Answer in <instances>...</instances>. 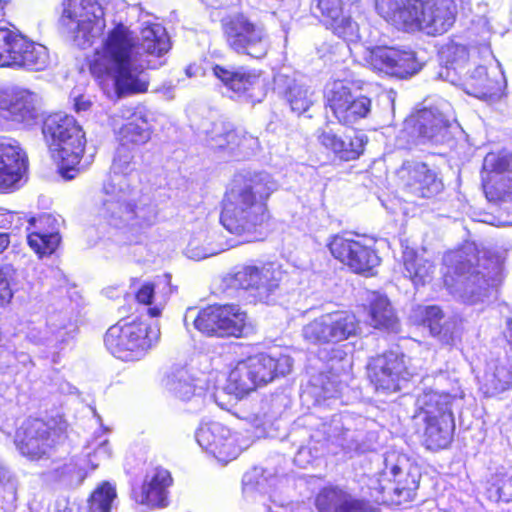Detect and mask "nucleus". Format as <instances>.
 <instances>
[{"label":"nucleus","instance_id":"c03bdc74","mask_svg":"<svg viewBox=\"0 0 512 512\" xmlns=\"http://www.w3.org/2000/svg\"><path fill=\"white\" fill-rule=\"evenodd\" d=\"M20 284V273L11 264H4L0 267V306L8 304L13 294L18 290Z\"/></svg>","mask_w":512,"mask_h":512},{"label":"nucleus","instance_id":"4468645a","mask_svg":"<svg viewBox=\"0 0 512 512\" xmlns=\"http://www.w3.org/2000/svg\"><path fill=\"white\" fill-rule=\"evenodd\" d=\"M328 248L334 258L358 274L373 275L374 269L380 264L379 256L371 247L343 235L333 236Z\"/></svg>","mask_w":512,"mask_h":512},{"label":"nucleus","instance_id":"ddd939ff","mask_svg":"<svg viewBox=\"0 0 512 512\" xmlns=\"http://www.w3.org/2000/svg\"><path fill=\"white\" fill-rule=\"evenodd\" d=\"M327 107L343 125H352L365 118L371 110V100L366 96L354 97L342 81H334L325 92Z\"/></svg>","mask_w":512,"mask_h":512},{"label":"nucleus","instance_id":"6e6552de","mask_svg":"<svg viewBox=\"0 0 512 512\" xmlns=\"http://www.w3.org/2000/svg\"><path fill=\"white\" fill-rule=\"evenodd\" d=\"M63 6L61 25L73 36L77 46H90L105 26L101 5L97 0H66Z\"/></svg>","mask_w":512,"mask_h":512},{"label":"nucleus","instance_id":"69168bd1","mask_svg":"<svg viewBox=\"0 0 512 512\" xmlns=\"http://www.w3.org/2000/svg\"><path fill=\"white\" fill-rule=\"evenodd\" d=\"M9 243V235L7 233H0V253L8 247Z\"/></svg>","mask_w":512,"mask_h":512},{"label":"nucleus","instance_id":"a878e982","mask_svg":"<svg viewBox=\"0 0 512 512\" xmlns=\"http://www.w3.org/2000/svg\"><path fill=\"white\" fill-rule=\"evenodd\" d=\"M422 0H376L378 14L407 32H416Z\"/></svg>","mask_w":512,"mask_h":512},{"label":"nucleus","instance_id":"b1692460","mask_svg":"<svg viewBox=\"0 0 512 512\" xmlns=\"http://www.w3.org/2000/svg\"><path fill=\"white\" fill-rule=\"evenodd\" d=\"M315 505L319 512H379L370 502L338 485L323 487L316 496Z\"/></svg>","mask_w":512,"mask_h":512},{"label":"nucleus","instance_id":"72a5a7b5","mask_svg":"<svg viewBox=\"0 0 512 512\" xmlns=\"http://www.w3.org/2000/svg\"><path fill=\"white\" fill-rule=\"evenodd\" d=\"M344 420L342 415H334L329 424H323V431L327 438L347 452L363 451L362 432L352 430Z\"/></svg>","mask_w":512,"mask_h":512},{"label":"nucleus","instance_id":"dca6fc26","mask_svg":"<svg viewBox=\"0 0 512 512\" xmlns=\"http://www.w3.org/2000/svg\"><path fill=\"white\" fill-rule=\"evenodd\" d=\"M195 437L205 451L225 463L235 459L244 448L238 443L230 429L220 422H202Z\"/></svg>","mask_w":512,"mask_h":512},{"label":"nucleus","instance_id":"473e14b6","mask_svg":"<svg viewBox=\"0 0 512 512\" xmlns=\"http://www.w3.org/2000/svg\"><path fill=\"white\" fill-rule=\"evenodd\" d=\"M440 57L445 63L440 76L452 84L458 83L461 80V76L467 70L469 52L466 46L450 41L442 46Z\"/></svg>","mask_w":512,"mask_h":512},{"label":"nucleus","instance_id":"c85d7f7f","mask_svg":"<svg viewBox=\"0 0 512 512\" xmlns=\"http://www.w3.org/2000/svg\"><path fill=\"white\" fill-rule=\"evenodd\" d=\"M456 85H461L467 94L480 99L497 97L502 89L501 81L491 77L482 65L467 69Z\"/></svg>","mask_w":512,"mask_h":512},{"label":"nucleus","instance_id":"20e7f679","mask_svg":"<svg viewBox=\"0 0 512 512\" xmlns=\"http://www.w3.org/2000/svg\"><path fill=\"white\" fill-rule=\"evenodd\" d=\"M277 189L276 182L266 172L236 180L227 192L220 221L232 234L245 242L258 240V233L269 219L266 199Z\"/></svg>","mask_w":512,"mask_h":512},{"label":"nucleus","instance_id":"9b49d317","mask_svg":"<svg viewBox=\"0 0 512 512\" xmlns=\"http://www.w3.org/2000/svg\"><path fill=\"white\" fill-rule=\"evenodd\" d=\"M152 329L143 322H118L104 337L107 350L123 361H134L144 356L152 346Z\"/></svg>","mask_w":512,"mask_h":512},{"label":"nucleus","instance_id":"6ab92c4d","mask_svg":"<svg viewBox=\"0 0 512 512\" xmlns=\"http://www.w3.org/2000/svg\"><path fill=\"white\" fill-rule=\"evenodd\" d=\"M366 61L374 70L398 78L411 76L419 70L414 52L393 47L373 48L369 51Z\"/></svg>","mask_w":512,"mask_h":512},{"label":"nucleus","instance_id":"052dcab7","mask_svg":"<svg viewBox=\"0 0 512 512\" xmlns=\"http://www.w3.org/2000/svg\"><path fill=\"white\" fill-rule=\"evenodd\" d=\"M75 110L79 112L87 111L91 106V101L84 96H79L75 98Z\"/></svg>","mask_w":512,"mask_h":512},{"label":"nucleus","instance_id":"f3484780","mask_svg":"<svg viewBox=\"0 0 512 512\" xmlns=\"http://www.w3.org/2000/svg\"><path fill=\"white\" fill-rule=\"evenodd\" d=\"M398 176L405 191L417 198H432L442 192L444 185L436 172L420 161L403 162Z\"/></svg>","mask_w":512,"mask_h":512},{"label":"nucleus","instance_id":"c9c22d12","mask_svg":"<svg viewBox=\"0 0 512 512\" xmlns=\"http://www.w3.org/2000/svg\"><path fill=\"white\" fill-rule=\"evenodd\" d=\"M455 397L448 393H440L435 390H424L417 396L416 407L419 410V414L415 417H420L422 414L423 418L443 417L444 414H453L452 406L455 401Z\"/></svg>","mask_w":512,"mask_h":512},{"label":"nucleus","instance_id":"338daca9","mask_svg":"<svg viewBox=\"0 0 512 512\" xmlns=\"http://www.w3.org/2000/svg\"><path fill=\"white\" fill-rule=\"evenodd\" d=\"M162 308L161 307H151L149 308L148 312L152 317H157L160 315Z\"/></svg>","mask_w":512,"mask_h":512},{"label":"nucleus","instance_id":"4c0bfd02","mask_svg":"<svg viewBox=\"0 0 512 512\" xmlns=\"http://www.w3.org/2000/svg\"><path fill=\"white\" fill-rule=\"evenodd\" d=\"M421 323L427 327L430 333L438 337L439 340L447 345H453L456 339L455 333L451 331L452 324H442L443 313L438 306H426L419 309Z\"/></svg>","mask_w":512,"mask_h":512},{"label":"nucleus","instance_id":"e433bc0d","mask_svg":"<svg viewBox=\"0 0 512 512\" xmlns=\"http://www.w3.org/2000/svg\"><path fill=\"white\" fill-rule=\"evenodd\" d=\"M369 324L377 329L398 331V318L389 299L378 292H373L369 299Z\"/></svg>","mask_w":512,"mask_h":512},{"label":"nucleus","instance_id":"774afa93","mask_svg":"<svg viewBox=\"0 0 512 512\" xmlns=\"http://www.w3.org/2000/svg\"><path fill=\"white\" fill-rule=\"evenodd\" d=\"M50 219V216H43L39 219L40 222L48 221Z\"/></svg>","mask_w":512,"mask_h":512},{"label":"nucleus","instance_id":"2f4dec72","mask_svg":"<svg viewBox=\"0 0 512 512\" xmlns=\"http://www.w3.org/2000/svg\"><path fill=\"white\" fill-rule=\"evenodd\" d=\"M214 75L237 96L253 98V90L259 85V75L244 68L228 69L220 65L213 67Z\"/></svg>","mask_w":512,"mask_h":512},{"label":"nucleus","instance_id":"39448f33","mask_svg":"<svg viewBox=\"0 0 512 512\" xmlns=\"http://www.w3.org/2000/svg\"><path fill=\"white\" fill-rule=\"evenodd\" d=\"M42 132L52 157L60 162L62 176L73 179L86 143L81 127L72 116L54 114L46 118Z\"/></svg>","mask_w":512,"mask_h":512},{"label":"nucleus","instance_id":"de8ad7c7","mask_svg":"<svg viewBox=\"0 0 512 512\" xmlns=\"http://www.w3.org/2000/svg\"><path fill=\"white\" fill-rule=\"evenodd\" d=\"M29 246L40 256L52 254L60 243L58 232H32L28 235Z\"/></svg>","mask_w":512,"mask_h":512},{"label":"nucleus","instance_id":"f03ea898","mask_svg":"<svg viewBox=\"0 0 512 512\" xmlns=\"http://www.w3.org/2000/svg\"><path fill=\"white\" fill-rule=\"evenodd\" d=\"M443 262L447 267L445 285L464 303L483 302L503 278L502 258L474 242L446 253Z\"/></svg>","mask_w":512,"mask_h":512},{"label":"nucleus","instance_id":"cd10ccee","mask_svg":"<svg viewBox=\"0 0 512 512\" xmlns=\"http://www.w3.org/2000/svg\"><path fill=\"white\" fill-rule=\"evenodd\" d=\"M411 122L412 133L420 143H442L448 137L450 122L436 108L420 110Z\"/></svg>","mask_w":512,"mask_h":512},{"label":"nucleus","instance_id":"393cba45","mask_svg":"<svg viewBox=\"0 0 512 512\" xmlns=\"http://www.w3.org/2000/svg\"><path fill=\"white\" fill-rule=\"evenodd\" d=\"M27 169V156L14 139H0V190L16 188Z\"/></svg>","mask_w":512,"mask_h":512},{"label":"nucleus","instance_id":"680f3d73","mask_svg":"<svg viewBox=\"0 0 512 512\" xmlns=\"http://www.w3.org/2000/svg\"><path fill=\"white\" fill-rule=\"evenodd\" d=\"M14 214L0 210V228L8 229L11 227Z\"/></svg>","mask_w":512,"mask_h":512},{"label":"nucleus","instance_id":"49530a36","mask_svg":"<svg viewBox=\"0 0 512 512\" xmlns=\"http://www.w3.org/2000/svg\"><path fill=\"white\" fill-rule=\"evenodd\" d=\"M116 491L109 483H104L92 493L87 512H112Z\"/></svg>","mask_w":512,"mask_h":512},{"label":"nucleus","instance_id":"3c124183","mask_svg":"<svg viewBox=\"0 0 512 512\" xmlns=\"http://www.w3.org/2000/svg\"><path fill=\"white\" fill-rule=\"evenodd\" d=\"M56 476L67 484H79L85 478L84 470L77 463L69 462L56 469Z\"/></svg>","mask_w":512,"mask_h":512},{"label":"nucleus","instance_id":"e2e57ef3","mask_svg":"<svg viewBox=\"0 0 512 512\" xmlns=\"http://www.w3.org/2000/svg\"><path fill=\"white\" fill-rule=\"evenodd\" d=\"M243 418L247 420L252 426L257 428L264 425V415L253 414L244 416Z\"/></svg>","mask_w":512,"mask_h":512},{"label":"nucleus","instance_id":"603ef678","mask_svg":"<svg viewBox=\"0 0 512 512\" xmlns=\"http://www.w3.org/2000/svg\"><path fill=\"white\" fill-rule=\"evenodd\" d=\"M491 377L490 381L495 389L505 390L512 382V373L504 366H495L492 374H487Z\"/></svg>","mask_w":512,"mask_h":512},{"label":"nucleus","instance_id":"a19ab883","mask_svg":"<svg viewBox=\"0 0 512 512\" xmlns=\"http://www.w3.org/2000/svg\"><path fill=\"white\" fill-rule=\"evenodd\" d=\"M221 322L220 337H243L250 330L246 312L237 305L222 306Z\"/></svg>","mask_w":512,"mask_h":512},{"label":"nucleus","instance_id":"4be33fe9","mask_svg":"<svg viewBox=\"0 0 512 512\" xmlns=\"http://www.w3.org/2000/svg\"><path fill=\"white\" fill-rule=\"evenodd\" d=\"M39 115L38 97L27 89L0 91V117L30 125Z\"/></svg>","mask_w":512,"mask_h":512},{"label":"nucleus","instance_id":"09e8293b","mask_svg":"<svg viewBox=\"0 0 512 512\" xmlns=\"http://www.w3.org/2000/svg\"><path fill=\"white\" fill-rule=\"evenodd\" d=\"M487 494L493 501H512V476L496 477L487 488Z\"/></svg>","mask_w":512,"mask_h":512},{"label":"nucleus","instance_id":"4d7b16f0","mask_svg":"<svg viewBox=\"0 0 512 512\" xmlns=\"http://www.w3.org/2000/svg\"><path fill=\"white\" fill-rule=\"evenodd\" d=\"M153 295H154V285L151 283H145L144 285H142V287L137 292L136 299L140 303L151 304Z\"/></svg>","mask_w":512,"mask_h":512},{"label":"nucleus","instance_id":"0e129e2a","mask_svg":"<svg viewBox=\"0 0 512 512\" xmlns=\"http://www.w3.org/2000/svg\"><path fill=\"white\" fill-rule=\"evenodd\" d=\"M504 336L505 338L511 343L512 345V317L509 318L506 321V328L504 330Z\"/></svg>","mask_w":512,"mask_h":512},{"label":"nucleus","instance_id":"ea45409f","mask_svg":"<svg viewBox=\"0 0 512 512\" xmlns=\"http://www.w3.org/2000/svg\"><path fill=\"white\" fill-rule=\"evenodd\" d=\"M244 137H240L233 125L228 122L218 121L212 124L207 131V145L214 150L234 149L242 144Z\"/></svg>","mask_w":512,"mask_h":512},{"label":"nucleus","instance_id":"c756f323","mask_svg":"<svg viewBox=\"0 0 512 512\" xmlns=\"http://www.w3.org/2000/svg\"><path fill=\"white\" fill-rule=\"evenodd\" d=\"M74 332L75 327L71 322L57 316L51 317L44 329H32L28 338L36 345L60 349L73 338Z\"/></svg>","mask_w":512,"mask_h":512},{"label":"nucleus","instance_id":"8fccbe9b","mask_svg":"<svg viewBox=\"0 0 512 512\" xmlns=\"http://www.w3.org/2000/svg\"><path fill=\"white\" fill-rule=\"evenodd\" d=\"M320 143L326 148L332 150L335 154H337L341 159L345 161H350L356 159V153L351 149L347 152V150L343 149V138L339 137L335 133L330 131H322L318 136Z\"/></svg>","mask_w":512,"mask_h":512},{"label":"nucleus","instance_id":"58836bf2","mask_svg":"<svg viewBox=\"0 0 512 512\" xmlns=\"http://www.w3.org/2000/svg\"><path fill=\"white\" fill-rule=\"evenodd\" d=\"M195 309L189 308L186 311L184 322L187 323L189 318H193V324L197 330L207 336L220 337L222 306H209L195 314Z\"/></svg>","mask_w":512,"mask_h":512},{"label":"nucleus","instance_id":"864d4df0","mask_svg":"<svg viewBox=\"0 0 512 512\" xmlns=\"http://www.w3.org/2000/svg\"><path fill=\"white\" fill-rule=\"evenodd\" d=\"M367 142V137L363 133L353 132V135L343 138V149L350 151L356 150V159L362 154L364 146Z\"/></svg>","mask_w":512,"mask_h":512},{"label":"nucleus","instance_id":"9d476101","mask_svg":"<svg viewBox=\"0 0 512 512\" xmlns=\"http://www.w3.org/2000/svg\"><path fill=\"white\" fill-rule=\"evenodd\" d=\"M360 321L350 311H333L322 314L302 328L303 339L310 344H336L359 335Z\"/></svg>","mask_w":512,"mask_h":512},{"label":"nucleus","instance_id":"f257e3e1","mask_svg":"<svg viewBox=\"0 0 512 512\" xmlns=\"http://www.w3.org/2000/svg\"><path fill=\"white\" fill-rule=\"evenodd\" d=\"M170 47V39L161 24L144 26L137 43L133 32L120 23L107 33L102 48L97 50L90 69L97 77L106 75L112 78L118 98L127 94L145 92L149 82L143 65L138 61V49L161 57L169 51Z\"/></svg>","mask_w":512,"mask_h":512},{"label":"nucleus","instance_id":"13d9d810","mask_svg":"<svg viewBox=\"0 0 512 512\" xmlns=\"http://www.w3.org/2000/svg\"><path fill=\"white\" fill-rule=\"evenodd\" d=\"M313 456L311 455L310 449L307 447H301L295 457L294 463L301 468H306L312 462Z\"/></svg>","mask_w":512,"mask_h":512},{"label":"nucleus","instance_id":"1a4fd4ad","mask_svg":"<svg viewBox=\"0 0 512 512\" xmlns=\"http://www.w3.org/2000/svg\"><path fill=\"white\" fill-rule=\"evenodd\" d=\"M45 46L27 40L17 31L0 26V67L42 71L49 65Z\"/></svg>","mask_w":512,"mask_h":512},{"label":"nucleus","instance_id":"79ce46f5","mask_svg":"<svg viewBox=\"0 0 512 512\" xmlns=\"http://www.w3.org/2000/svg\"><path fill=\"white\" fill-rule=\"evenodd\" d=\"M404 273L415 285H424L433 272V264L418 255L412 248L406 247L403 251Z\"/></svg>","mask_w":512,"mask_h":512},{"label":"nucleus","instance_id":"a211bd4d","mask_svg":"<svg viewBox=\"0 0 512 512\" xmlns=\"http://www.w3.org/2000/svg\"><path fill=\"white\" fill-rule=\"evenodd\" d=\"M406 466H408V461L404 456H400L396 452L385 454L383 474L395 478V485L392 487L393 495L389 493L385 497L386 501L400 505L403 502L413 500L419 487L420 475L417 471L413 472L411 470L404 473Z\"/></svg>","mask_w":512,"mask_h":512},{"label":"nucleus","instance_id":"412c9836","mask_svg":"<svg viewBox=\"0 0 512 512\" xmlns=\"http://www.w3.org/2000/svg\"><path fill=\"white\" fill-rule=\"evenodd\" d=\"M59 435L42 420L27 421L22 432L17 433V446L21 453L31 459H39L48 455L57 443Z\"/></svg>","mask_w":512,"mask_h":512},{"label":"nucleus","instance_id":"6e6d98bb","mask_svg":"<svg viewBox=\"0 0 512 512\" xmlns=\"http://www.w3.org/2000/svg\"><path fill=\"white\" fill-rule=\"evenodd\" d=\"M395 485V479L393 482L388 479L387 476H385L383 473L381 474V479L377 481V486L373 487L372 489L376 490L379 494V496H375L376 500L381 503L386 504H392L390 501H386L385 497L389 495H393V489L392 487Z\"/></svg>","mask_w":512,"mask_h":512},{"label":"nucleus","instance_id":"bb28decb","mask_svg":"<svg viewBox=\"0 0 512 512\" xmlns=\"http://www.w3.org/2000/svg\"><path fill=\"white\" fill-rule=\"evenodd\" d=\"M274 90L298 115L308 111L316 100L314 90L303 79H296L284 73L275 75Z\"/></svg>","mask_w":512,"mask_h":512},{"label":"nucleus","instance_id":"2eb2a0df","mask_svg":"<svg viewBox=\"0 0 512 512\" xmlns=\"http://www.w3.org/2000/svg\"><path fill=\"white\" fill-rule=\"evenodd\" d=\"M283 278V271L274 264L249 265L241 267L231 275L229 285L233 288L252 291L260 300H266L279 288Z\"/></svg>","mask_w":512,"mask_h":512},{"label":"nucleus","instance_id":"5701e85b","mask_svg":"<svg viewBox=\"0 0 512 512\" xmlns=\"http://www.w3.org/2000/svg\"><path fill=\"white\" fill-rule=\"evenodd\" d=\"M403 356L387 352L372 358L368 364V376L376 389L400 390V381L405 379Z\"/></svg>","mask_w":512,"mask_h":512},{"label":"nucleus","instance_id":"bf43d9fd","mask_svg":"<svg viewBox=\"0 0 512 512\" xmlns=\"http://www.w3.org/2000/svg\"><path fill=\"white\" fill-rule=\"evenodd\" d=\"M93 456L102 460H106L111 457V450L107 440H104L98 445L94 451Z\"/></svg>","mask_w":512,"mask_h":512},{"label":"nucleus","instance_id":"5fc2aeb1","mask_svg":"<svg viewBox=\"0 0 512 512\" xmlns=\"http://www.w3.org/2000/svg\"><path fill=\"white\" fill-rule=\"evenodd\" d=\"M221 251H222L221 249H213L211 247L197 246L194 242H190L186 249L187 256L189 258L197 260V261L206 259L210 256L217 255Z\"/></svg>","mask_w":512,"mask_h":512},{"label":"nucleus","instance_id":"0eeeda50","mask_svg":"<svg viewBox=\"0 0 512 512\" xmlns=\"http://www.w3.org/2000/svg\"><path fill=\"white\" fill-rule=\"evenodd\" d=\"M221 29L226 45L236 54L255 59L266 56L269 38L262 24L235 13L222 18Z\"/></svg>","mask_w":512,"mask_h":512},{"label":"nucleus","instance_id":"423d86ee","mask_svg":"<svg viewBox=\"0 0 512 512\" xmlns=\"http://www.w3.org/2000/svg\"><path fill=\"white\" fill-rule=\"evenodd\" d=\"M292 366L293 360L287 355L278 358L263 353L250 356L238 362L230 371L225 390L241 398L258 387L265 386L276 377L290 373Z\"/></svg>","mask_w":512,"mask_h":512},{"label":"nucleus","instance_id":"aec40b11","mask_svg":"<svg viewBox=\"0 0 512 512\" xmlns=\"http://www.w3.org/2000/svg\"><path fill=\"white\" fill-rule=\"evenodd\" d=\"M459 1L470 3V0ZM456 16L455 0H422L417 31L433 36L444 34L454 25Z\"/></svg>","mask_w":512,"mask_h":512},{"label":"nucleus","instance_id":"37998d69","mask_svg":"<svg viewBox=\"0 0 512 512\" xmlns=\"http://www.w3.org/2000/svg\"><path fill=\"white\" fill-rule=\"evenodd\" d=\"M151 131L148 121L141 114H133L132 118L119 130L121 146L141 145L149 141Z\"/></svg>","mask_w":512,"mask_h":512},{"label":"nucleus","instance_id":"f8f14e48","mask_svg":"<svg viewBox=\"0 0 512 512\" xmlns=\"http://www.w3.org/2000/svg\"><path fill=\"white\" fill-rule=\"evenodd\" d=\"M482 182L489 201H512V154H487L483 161Z\"/></svg>","mask_w":512,"mask_h":512},{"label":"nucleus","instance_id":"f704fd0d","mask_svg":"<svg viewBox=\"0 0 512 512\" xmlns=\"http://www.w3.org/2000/svg\"><path fill=\"white\" fill-rule=\"evenodd\" d=\"M426 422L424 443L428 449L436 450L446 448L453 437L455 428L453 414H444L443 417L423 418Z\"/></svg>","mask_w":512,"mask_h":512},{"label":"nucleus","instance_id":"7c9ffc66","mask_svg":"<svg viewBox=\"0 0 512 512\" xmlns=\"http://www.w3.org/2000/svg\"><path fill=\"white\" fill-rule=\"evenodd\" d=\"M172 478L166 469L156 468L145 477L142 491L137 501L150 507H166L167 488L171 485Z\"/></svg>","mask_w":512,"mask_h":512},{"label":"nucleus","instance_id":"a18cd8bd","mask_svg":"<svg viewBox=\"0 0 512 512\" xmlns=\"http://www.w3.org/2000/svg\"><path fill=\"white\" fill-rule=\"evenodd\" d=\"M168 386L176 397L183 401L190 400L193 396H197V386L193 383L191 375L184 369L177 371L169 378Z\"/></svg>","mask_w":512,"mask_h":512},{"label":"nucleus","instance_id":"7ed1b4c3","mask_svg":"<svg viewBox=\"0 0 512 512\" xmlns=\"http://www.w3.org/2000/svg\"><path fill=\"white\" fill-rule=\"evenodd\" d=\"M131 160L126 147L118 148L111 166L112 173L103 185L98 213L110 226L137 234L155 223L157 210L149 198L136 199L137 192L127 177L133 169Z\"/></svg>","mask_w":512,"mask_h":512}]
</instances>
